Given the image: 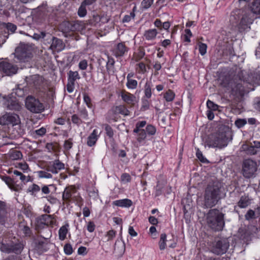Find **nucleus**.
<instances>
[{
    "instance_id": "69168bd1",
    "label": "nucleus",
    "mask_w": 260,
    "mask_h": 260,
    "mask_svg": "<svg viewBox=\"0 0 260 260\" xmlns=\"http://www.w3.org/2000/svg\"><path fill=\"white\" fill-rule=\"evenodd\" d=\"M131 180V176L127 173L122 174L121 176V180L124 182H129Z\"/></svg>"
},
{
    "instance_id": "a211bd4d",
    "label": "nucleus",
    "mask_w": 260,
    "mask_h": 260,
    "mask_svg": "<svg viewBox=\"0 0 260 260\" xmlns=\"http://www.w3.org/2000/svg\"><path fill=\"white\" fill-rule=\"evenodd\" d=\"M76 189L74 187L70 186L65 188L62 193V199L64 201L70 202L72 193L75 192Z\"/></svg>"
},
{
    "instance_id": "b1692460",
    "label": "nucleus",
    "mask_w": 260,
    "mask_h": 260,
    "mask_svg": "<svg viewBox=\"0 0 260 260\" xmlns=\"http://www.w3.org/2000/svg\"><path fill=\"white\" fill-rule=\"evenodd\" d=\"M115 206L121 207H129L132 205V201L131 200L125 199L123 200H116L113 202Z\"/></svg>"
},
{
    "instance_id": "37998d69",
    "label": "nucleus",
    "mask_w": 260,
    "mask_h": 260,
    "mask_svg": "<svg viewBox=\"0 0 260 260\" xmlns=\"http://www.w3.org/2000/svg\"><path fill=\"white\" fill-rule=\"evenodd\" d=\"M85 6L86 5H85L82 3H81V5L79 7L78 11V14L80 17H83L86 15L87 11Z\"/></svg>"
},
{
    "instance_id": "49530a36",
    "label": "nucleus",
    "mask_w": 260,
    "mask_h": 260,
    "mask_svg": "<svg viewBox=\"0 0 260 260\" xmlns=\"http://www.w3.org/2000/svg\"><path fill=\"white\" fill-rule=\"evenodd\" d=\"M207 106L209 110L211 111H216L218 109L219 107L217 105L210 100H208L207 102Z\"/></svg>"
},
{
    "instance_id": "e433bc0d",
    "label": "nucleus",
    "mask_w": 260,
    "mask_h": 260,
    "mask_svg": "<svg viewBox=\"0 0 260 260\" xmlns=\"http://www.w3.org/2000/svg\"><path fill=\"white\" fill-rule=\"evenodd\" d=\"M15 167L21 169L24 172H27L30 170L28 165L26 162L17 163Z\"/></svg>"
},
{
    "instance_id": "5701e85b",
    "label": "nucleus",
    "mask_w": 260,
    "mask_h": 260,
    "mask_svg": "<svg viewBox=\"0 0 260 260\" xmlns=\"http://www.w3.org/2000/svg\"><path fill=\"white\" fill-rule=\"evenodd\" d=\"M51 215L45 214L42 216V217L37 221V226H40L41 225H48L51 224Z\"/></svg>"
},
{
    "instance_id": "a18cd8bd",
    "label": "nucleus",
    "mask_w": 260,
    "mask_h": 260,
    "mask_svg": "<svg viewBox=\"0 0 260 260\" xmlns=\"http://www.w3.org/2000/svg\"><path fill=\"white\" fill-rule=\"evenodd\" d=\"M153 3V0H143L141 2V7L143 9L149 8Z\"/></svg>"
},
{
    "instance_id": "412c9836",
    "label": "nucleus",
    "mask_w": 260,
    "mask_h": 260,
    "mask_svg": "<svg viewBox=\"0 0 260 260\" xmlns=\"http://www.w3.org/2000/svg\"><path fill=\"white\" fill-rule=\"evenodd\" d=\"M158 33L157 29L155 28L149 29L145 31L143 36L146 40H153L155 39Z\"/></svg>"
},
{
    "instance_id": "e2e57ef3",
    "label": "nucleus",
    "mask_w": 260,
    "mask_h": 260,
    "mask_svg": "<svg viewBox=\"0 0 260 260\" xmlns=\"http://www.w3.org/2000/svg\"><path fill=\"white\" fill-rule=\"evenodd\" d=\"M46 33L44 31L40 32L39 33H35L32 36V38L39 40L40 39H43L46 36Z\"/></svg>"
},
{
    "instance_id": "58836bf2",
    "label": "nucleus",
    "mask_w": 260,
    "mask_h": 260,
    "mask_svg": "<svg viewBox=\"0 0 260 260\" xmlns=\"http://www.w3.org/2000/svg\"><path fill=\"white\" fill-rule=\"evenodd\" d=\"M40 190V187L36 184H33L27 189V191L30 192L32 195H35L36 193Z\"/></svg>"
},
{
    "instance_id": "4468645a",
    "label": "nucleus",
    "mask_w": 260,
    "mask_h": 260,
    "mask_svg": "<svg viewBox=\"0 0 260 260\" xmlns=\"http://www.w3.org/2000/svg\"><path fill=\"white\" fill-rule=\"evenodd\" d=\"M128 48L125 45L124 43H118L114 49L113 54L116 57L123 56L125 52L128 51Z\"/></svg>"
},
{
    "instance_id": "864d4df0",
    "label": "nucleus",
    "mask_w": 260,
    "mask_h": 260,
    "mask_svg": "<svg viewBox=\"0 0 260 260\" xmlns=\"http://www.w3.org/2000/svg\"><path fill=\"white\" fill-rule=\"evenodd\" d=\"M146 137V132L144 129H142L141 132L138 134V137L137 138V140L138 142H141L143 141Z\"/></svg>"
},
{
    "instance_id": "0eeeda50",
    "label": "nucleus",
    "mask_w": 260,
    "mask_h": 260,
    "mask_svg": "<svg viewBox=\"0 0 260 260\" xmlns=\"http://www.w3.org/2000/svg\"><path fill=\"white\" fill-rule=\"evenodd\" d=\"M32 47L25 44L20 43L15 49V57L20 61H27L32 57Z\"/></svg>"
},
{
    "instance_id": "bf43d9fd",
    "label": "nucleus",
    "mask_w": 260,
    "mask_h": 260,
    "mask_svg": "<svg viewBox=\"0 0 260 260\" xmlns=\"http://www.w3.org/2000/svg\"><path fill=\"white\" fill-rule=\"evenodd\" d=\"M79 115L82 118L85 120H87L89 119L87 111L85 108L81 109L79 111Z\"/></svg>"
},
{
    "instance_id": "c9c22d12",
    "label": "nucleus",
    "mask_w": 260,
    "mask_h": 260,
    "mask_svg": "<svg viewBox=\"0 0 260 260\" xmlns=\"http://www.w3.org/2000/svg\"><path fill=\"white\" fill-rule=\"evenodd\" d=\"M68 80L70 82H72L75 83V81L77 79H80V76L78 74V72L77 71H70L68 73Z\"/></svg>"
},
{
    "instance_id": "72a5a7b5",
    "label": "nucleus",
    "mask_w": 260,
    "mask_h": 260,
    "mask_svg": "<svg viewBox=\"0 0 260 260\" xmlns=\"http://www.w3.org/2000/svg\"><path fill=\"white\" fill-rule=\"evenodd\" d=\"M249 204V199L248 197L245 196H242L238 202V205L241 208H245L247 207Z\"/></svg>"
},
{
    "instance_id": "f704fd0d",
    "label": "nucleus",
    "mask_w": 260,
    "mask_h": 260,
    "mask_svg": "<svg viewBox=\"0 0 260 260\" xmlns=\"http://www.w3.org/2000/svg\"><path fill=\"white\" fill-rule=\"evenodd\" d=\"M167 235L165 233H162L160 235V240L158 242L159 248L160 250L165 249L167 246Z\"/></svg>"
},
{
    "instance_id": "a878e982",
    "label": "nucleus",
    "mask_w": 260,
    "mask_h": 260,
    "mask_svg": "<svg viewBox=\"0 0 260 260\" xmlns=\"http://www.w3.org/2000/svg\"><path fill=\"white\" fill-rule=\"evenodd\" d=\"M152 84L151 81H147L144 85V98L150 99L152 95Z\"/></svg>"
},
{
    "instance_id": "4d7b16f0",
    "label": "nucleus",
    "mask_w": 260,
    "mask_h": 260,
    "mask_svg": "<svg viewBox=\"0 0 260 260\" xmlns=\"http://www.w3.org/2000/svg\"><path fill=\"white\" fill-rule=\"evenodd\" d=\"M146 132L149 135H153L156 132V129L153 125H148L146 127Z\"/></svg>"
},
{
    "instance_id": "09e8293b",
    "label": "nucleus",
    "mask_w": 260,
    "mask_h": 260,
    "mask_svg": "<svg viewBox=\"0 0 260 260\" xmlns=\"http://www.w3.org/2000/svg\"><path fill=\"white\" fill-rule=\"evenodd\" d=\"M249 1L250 0H234L233 4L235 6L241 7L245 6L247 3H248Z\"/></svg>"
},
{
    "instance_id": "423d86ee",
    "label": "nucleus",
    "mask_w": 260,
    "mask_h": 260,
    "mask_svg": "<svg viewBox=\"0 0 260 260\" xmlns=\"http://www.w3.org/2000/svg\"><path fill=\"white\" fill-rule=\"evenodd\" d=\"M210 251L216 255H222L227 251L230 246L228 239L215 238L213 241L209 243Z\"/></svg>"
},
{
    "instance_id": "20e7f679",
    "label": "nucleus",
    "mask_w": 260,
    "mask_h": 260,
    "mask_svg": "<svg viewBox=\"0 0 260 260\" xmlns=\"http://www.w3.org/2000/svg\"><path fill=\"white\" fill-rule=\"evenodd\" d=\"M229 141L226 133L219 132L210 135L206 141V145L209 147L222 149L228 145Z\"/></svg>"
},
{
    "instance_id": "ea45409f",
    "label": "nucleus",
    "mask_w": 260,
    "mask_h": 260,
    "mask_svg": "<svg viewBox=\"0 0 260 260\" xmlns=\"http://www.w3.org/2000/svg\"><path fill=\"white\" fill-rule=\"evenodd\" d=\"M150 102L146 99V98L143 97L142 99V106L141 110L142 111H146L149 108Z\"/></svg>"
},
{
    "instance_id": "4c0bfd02",
    "label": "nucleus",
    "mask_w": 260,
    "mask_h": 260,
    "mask_svg": "<svg viewBox=\"0 0 260 260\" xmlns=\"http://www.w3.org/2000/svg\"><path fill=\"white\" fill-rule=\"evenodd\" d=\"M175 93L171 90H168L165 94H164V98L167 102H171L175 98Z\"/></svg>"
},
{
    "instance_id": "393cba45",
    "label": "nucleus",
    "mask_w": 260,
    "mask_h": 260,
    "mask_svg": "<svg viewBox=\"0 0 260 260\" xmlns=\"http://www.w3.org/2000/svg\"><path fill=\"white\" fill-rule=\"evenodd\" d=\"M9 158L12 160H19L22 158L23 155L21 152L18 150H11L9 153Z\"/></svg>"
},
{
    "instance_id": "9b49d317",
    "label": "nucleus",
    "mask_w": 260,
    "mask_h": 260,
    "mask_svg": "<svg viewBox=\"0 0 260 260\" xmlns=\"http://www.w3.org/2000/svg\"><path fill=\"white\" fill-rule=\"evenodd\" d=\"M0 71L7 76H12L17 73L18 68L8 62L2 61L0 62Z\"/></svg>"
},
{
    "instance_id": "6e6552de",
    "label": "nucleus",
    "mask_w": 260,
    "mask_h": 260,
    "mask_svg": "<svg viewBox=\"0 0 260 260\" xmlns=\"http://www.w3.org/2000/svg\"><path fill=\"white\" fill-rule=\"evenodd\" d=\"M25 107L30 112L34 113H39L44 110L43 104L35 97L29 95L25 100Z\"/></svg>"
},
{
    "instance_id": "cd10ccee",
    "label": "nucleus",
    "mask_w": 260,
    "mask_h": 260,
    "mask_svg": "<svg viewBox=\"0 0 260 260\" xmlns=\"http://www.w3.org/2000/svg\"><path fill=\"white\" fill-rule=\"evenodd\" d=\"M250 10L254 14H260V0H254L250 6Z\"/></svg>"
},
{
    "instance_id": "f8f14e48",
    "label": "nucleus",
    "mask_w": 260,
    "mask_h": 260,
    "mask_svg": "<svg viewBox=\"0 0 260 260\" xmlns=\"http://www.w3.org/2000/svg\"><path fill=\"white\" fill-rule=\"evenodd\" d=\"M64 168V165L58 159H56L53 162H50L47 166V170L53 174H57L58 172Z\"/></svg>"
},
{
    "instance_id": "de8ad7c7",
    "label": "nucleus",
    "mask_w": 260,
    "mask_h": 260,
    "mask_svg": "<svg viewBox=\"0 0 260 260\" xmlns=\"http://www.w3.org/2000/svg\"><path fill=\"white\" fill-rule=\"evenodd\" d=\"M207 45L205 43H200L199 44V49L200 53L202 55H204L207 52Z\"/></svg>"
},
{
    "instance_id": "c85d7f7f",
    "label": "nucleus",
    "mask_w": 260,
    "mask_h": 260,
    "mask_svg": "<svg viewBox=\"0 0 260 260\" xmlns=\"http://www.w3.org/2000/svg\"><path fill=\"white\" fill-rule=\"evenodd\" d=\"M115 61L114 59L110 56H108V61L106 63V69L108 73L110 74H113L114 73V65Z\"/></svg>"
},
{
    "instance_id": "6ab92c4d",
    "label": "nucleus",
    "mask_w": 260,
    "mask_h": 260,
    "mask_svg": "<svg viewBox=\"0 0 260 260\" xmlns=\"http://www.w3.org/2000/svg\"><path fill=\"white\" fill-rule=\"evenodd\" d=\"M7 214L6 204L4 202H0V224H4L5 222Z\"/></svg>"
},
{
    "instance_id": "5fc2aeb1",
    "label": "nucleus",
    "mask_w": 260,
    "mask_h": 260,
    "mask_svg": "<svg viewBox=\"0 0 260 260\" xmlns=\"http://www.w3.org/2000/svg\"><path fill=\"white\" fill-rule=\"evenodd\" d=\"M255 216V212L253 210H249L245 215V218L246 220H249L251 219L254 218Z\"/></svg>"
},
{
    "instance_id": "680f3d73",
    "label": "nucleus",
    "mask_w": 260,
    "mask_h": 260,
    "mask_svg": "<svg viewBox=\"0 0 260 260\" xmlns=\"http://www.w3.org/2000/svg\"><path fill=\"white\" fill-rule=\"evenodd\" d=\"M71 120L73 123L78 125L82 123L81 119L76 114L72 115Z\"/></svg>"
},
{
    "instance_id": "052dcab7",
    "label": "nucleus",
    "mask_w": 260,
    "mask_h": 260,
    "mask_svg": "<svg viewBox=\"0 0 260 260\" xmlns=\"http://www.w3.org/2000/svg\"><path fill=\"white\" fill-rule=\"evenodd\" d=\"M196 155L198 159L202 162H206L208 161L207 159L203 155L202 152L198 149L196 152Z\"/></svg>"
},
{
    "instance_id": "4be33fe9",
    "label": "nucleus",
    "mask_w": 260,
    "mask_h": 260,
    "mask_svg": "<svg viewBox=\"0 0 260 260\" xmlns=\"http://www.w3.org/2000/svg\"><path fill=\"white\" fill-rule=\"evenodd\" d=\"M70 25V30L72 31H80L84 29V24L82 21H76L72 23H68Z\"/></svg>"
},
{
    "instance_id": "ddd939ff",
    "label": "nucleus",
    "mask_w": 260,
    "mask_h": 260,
    "mask_svg": "<svg viewBox=\"0 0 260 260\" xmlns=\"http://www.w3.org/2000/svg\"><path fill=\"white\" fill-rule=\"evenodd\" d=\"M120 95L122 101L131 106H133L135 102H136V97L135 95L124 90L120 92Z\"/></svg>"
},
{
    "instance_id": "6e6d98bb",
    "label": "nucleus",
    "mask_w": 260,
    "mask_h": 260,
    "mask_svg": "<svg viewBox=\"0 0 260 260\" xmlns=\"http://www.w3.org/2000/svg\"><path fill=\"white\" fill-rule=\"evenodd\" d=\"M64 253L67 255H70L73 253L72 246L70 244H66L63 247Z\"/></svg>"
},
{
    "instance_id": "473e14b6",
    "label": "nucleus",
    "mask_w": 260,
    "mask_h": 260,
    "mask_svg": "<svg viewBox=\"0 0 260 260\" xmlns=\"http://www.w3.org/2000/svg\"><path fill=\"white\" fill-rule=\"evenodd\" d=\"M31 80L34 86L37 88H39L43 83V78L39 75L32 76Z\"/></svg>"
},
{
    "instance_id": "1a4fd4ad",
    "label": "nucleus",
    "mask_w": 260,
    "mask_h": 260,
    "mask_svg": "<svg viewBox=\"0 0 260 260\" xmlns=\"http://www.w3.org/2000/svg\"><path fill=\"white\" fill-rule=\"evenodd\" d=\"M257 170V165L255 161L250 159H245L242 165L243 176L246 178L251 177Z\"/></svg>"
},
{
    "instance_id": "13d9d810",
    "label": "nucleus",
    "mask_w": 260,
    "mask_h": 260,
    "mask_svg": "<svg viewBox=\"0 0 260 260\" xmlns=\"http://www.w3.org/2000/svg\"><path fill=\"white\" fill-rule=\"evenodd\" d=\"M246 120L244 119H238L236 120L235 124L238 128H241L246 124Z\"/></svg>"
},
{
    "instance_id": "79ce46f5",
    "label": "nucleus",
    "mask_w": 260,
    "mask_h": 260,
    "mask_svg": "<svg viewBox=\"0 0 260 260\" xmlns=\"http://www.w3.org/2000/svg\"><path fill=\"white\" fill-rule=\"evenodd\" d=\"M23 248V245L20 243L14 245L12 247V251L13 252L19 254L20 253Z\"/></svg>"
},
{
    "instance_id": "7ed1b4c3",
    "label": "nucleus",
    "mask_w": 260,
    "mask_h": 260,
    "mask_svg": "<svg viewBox=\"0 0 260 260\" xmlns=\"http://www.w3.org/2000/svg\"><path fill=\"white\" fill-rule=\"evenodd\" d=\"M224 214L216 209H210L206 215L208 226L213 231H222L225 225Z\"/></svg>"
},
{
    "instance_id": "aec40b11",
    "label": "nucleus",
    "mask_w": 260,
    "mask_h": 260,
    "mask_svg": "<svg viewBox=\"0 0 260 260\" xmlns=\"http://www.w3.org/2000/svg\"><path fill=\"white\" fill-rule=\"evenodd\" d=\"M241 149L242 151L245 152L248 155H254L258 152V151L252 146V143L242 145Z\"/></svg>"
},
{
    "instance_id": "f03ea898",
    "label": "nucleus",
    "mask_w": 260,
    "mask_h": 260,
    "mask_svg": "<svg viewBox=\"0 0 260 260\" xmlns=\"http://www.w3.org/2000/svg\"><path fill=\"white\" fill-rule=\"evenodd\" d=\"M221 185L218 181L210 182L206 188L204 195V205L211 208L215 206L220 200Z\"/></svg>"
},
{
    "instance_id": "7c9ffc66",
    "label": "nucleus",
    "mask_w": 260,
    "mask_h": 260,
    "mask_svg": "<svg viewBox=\"0 0 260 260\" xmlns=\"http://www.w3.org/2000/svg\"><path fill=\"white\" fill-rule=\"evenodd\" d=\"M69 224H66L62 226L59 230L58 235L59 239L60 240H63L66 238L67 234L68 232Z\"/></svg>"
},
{
    "instance_id": "603ef678",
    "label": "nucleus",
    "mask_w": 260,
    "mask_h": 260,
    "mask_svg": "<svg viewBox=\"0 0 260 260\" xmlns=\"http://www.w3.org/2000/svg\"><path fill=\"white\" fill-rule=\"evenodd\" d=\"M73 146L72 139H69L64 143L63 147L66 150H69Z\"/></svg>"
},
{
    "instance_id": "bb28decb",
    "label": "nucleus",
    "mask_w": 260,
    "mask_h": 260,
    "mask_svg": "<svg viewBox=\"0 0 260 260\" xmlns=\"http://www.w3.org/2000/svg\"><path fill=\"white\" fill-rule=\"evenodd\" d=\"M115 113L121 114L124 116H128L130 114L129 111L126 108L124 105H119L116 106L114 109Z\"/></svg>"
},
{
    "instance_id": "774afa93",
    "label": "nucleus",
    "mask_w": 260,
    "mask_h": 260,
    "mask_svg": "<svg viewBox=\"0 0 260 260\" xmlns=\"http://www.w3.org/2000/svg\"><path fill=\"white\" fill-rule=\"evenodd\" d=\"M87 67V61L85 59L82 60L79 63V68L82 70H85Z\"/></svg>"
},
{
    "instance_id": "3c124183",
    "label": "nucleus",
    "mask_w": 260,
    "mask_h": 260,
    "mask_svg": "<svg viewBox=\"0 0 260 260\" xmlns=\"http://www.w3.org/2000/svg\"><path fill=\"white\" fill-rule=\"evenodd\" d=\"M4 25L7 29L10 30L12 33L14 32L17 28L16 25L11 23H5Z\"/></svg>"
},
{
    "instance_id": "c756f323",
    "label": "nucleus",
    "mask_w": 260,
    "mask_h": 260,
    "mask_svg": "<svg viewBox=\"0 0 260 260\" xmlns=\"http://www.w3.org/2000/svg\"><path fill=\"white\" fill-rule=\"evenodd\" d=\"M0 178L6 183L10 188L14 190H16L15 188L14 180L11 177L7 176H0Z\"/></svg>"
},
{
    "instance_id": "2eb2a0df",
    "label": "nucleus",
    "mask_w": 260,
    "mask_h": 260,
    "mask_svg": "<svg viewBox=\"0 0 260 260\" xmlns=\"http://www.w3.org/2000/svg\"><path fill=\"white\" fill-rule=\"evenodd\" d=\"M40 236L43 238L45 241H39V245L43 246L44 245L47 244L48 240L50 239L52 235L51 230L48 227H46L42 229L39 232Z\"/></svg>"
},
{
    "instance_id": "c03bdc74",
    "label": "nucleus",
    "mask_w": 260,
    "mask_h": 260,
    "mask_svg": "<svg viewBox=\"0 0 260 260\" xmlns=\"http://www.w3.org/2000/svg\"><path fill=\"white\" fill-rule=\"evenodd\" d=\"M126 86L129 89H136L137 87L138 82L137 80L131 79L127 80Z\"/></svg>"
},
{
    "instance_id": "f257e3e1",
    "label": "nucleus",
    "mask_w": 260,
    "mask_h": 260,
    "mask_svg": "<svg viewBox=\"0 0 260 260\" xmlns=\"http://www.w3.org/2000/svg\"><path fill=\"white\" fill-rule=\"evenodd\" d=\"M255 17L251 10L236 8L231 13L230 21L237 23V27L239 32L249 31L250 25Z\"/></svg>"
},
{
    "instance_id": "f3484780",
    "label": "nucleus",
    "mask_w": 260,
    "mask_h": 260,
    "mask_svg": "<svg viewBox=\"0 0 260 260\" xmlns=\"http://www.w3.org/2000/svg\"><path fill=\"white\" fill-rule=\"evenodd\" d=\"M99 135L98 131L94 129L87 138V144L89 147H92L95 145L96 141L99 139Z\"/></svg>"
},
{
    "instance_id": "39448f33",
    "label": "nucleus",
    "mask_w": 260,
    "mask_h": 260,
    "mask_svg": "<svg viewBox=\"0 0 260 260\" xmlns=\"http://www.w3.org/2000/svg\"><path fill=\"white\" fill-rule=\"evenodd\" d=\"M242 82L241 78L238 76H235L232 79L230 77H225L220 84L227 90H230L232 94H237L243 90Z\"/></svg>"
},
{
    "instance_id": "8fccbe9b",
    "label": "nucleus",
    "mask_w": 260,
    "mask_h": 260,
    "mask_svg": "<svg viewBox=\"0 0 260 260\" xmlns=\"http://www.w3.org/2000/svg\"><path fill=\"white\" fill-rule=\"evenodd\" d=\"M83 100L84 103L86 104L87 106L89 108H91L92 107V104L91 103V99L87 94H84Z\"/></svg>"
},
{
    "instance_id": "2f4dec72",
    "label": "nucleus",
    "mask_w": 260,
    "mask_h": 260,
    "mask_svg": "<svg viewBox=\"0 0 260 260\" xmlns=\"http://www.w3.org/2000/svg\"><path fill=\"white\" fill-rule=\"evenodd\" d=\"M125 250V244L122 241L117 240L115 243L114 251L122 254Z\"/></svg>"
},
{
    "instance_id": "dca6fc26",
    "label": "nucleus",
    "mask_w": 260,
    "mask_h": 260,
    "mask_svg": "<svg viewBox=\"0 0 260 260\" xmlns=\"http://www.w3.org/2000/svg\"><path fill=\"white\" fill-rule=\"evenodd\" d=\"M50 48L52 50L59 52L62 51L64 49V44L60 39L53 37L52 38V43Z\"/></svg>"
},
{
    "instance_id": "a19ab883",
    "label": "nucleus",
    "mask_w": 260,
    "mask_h": 260,
    "mask_svg": "<svg viewBox=\"0 0 260 260\" xmlns=\"http://www.w3.org/2000/svg\"><path fill=\"white\" fill-rule=\"evenodd\" d=\"M102 18L98 14L93 15L92 18L89 20V23L92 25L95 26L100 22Z\"/></svg>"
},
{
    "instance_id": "0e129e2a",
    "label": "nucleus",
    "mask_w": 260,
    "mask_h": 260,
    "mask_svg": "<svg viewBox=\"0 0 260 260\" xmlns=\"http://www.w3.org/2000/svg\"><path fill=\"white\" fill-rule=\"evenodd\" d=\"M105 131H106L107 135L109 138L113 137V135H114L112 127L110 125H109L108 124L106 125Z\"/></svg>"
},
{
    "instance_id": "338daca9",
    "label": "nucleus",
    "mask_w": 260,
    "mask_h": 260,
    "mask_svg": "<svg viewBox=\"0 0 260 260\" xmlns=\"http://www.w3.org/2000/svg\"><path fill=\"white\" fill-rule=\"evenodd\" d=\"M39 176L41 178H51L52 177V176L50 173L43 171L39 172Z\"/></svg>"
},
{
    "instance_id": "9d476101",
    "label": "nucleus",
    "mask_w": 260,
    "mask_h": 260,
    "mask_svg": "<svg viewBox=\"0 0 260 260\" xmlns=\"http://www.w3.org/2000/svg\"><path fill=\"white\" fill-rule=\"evenodd\" d=\"M19 122V116L14 113H6L0 118V125H2L11 124L14 126Z\"/></svg>"
}]
</instances>
